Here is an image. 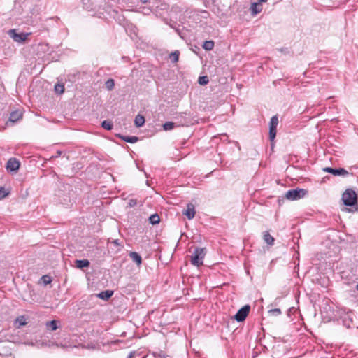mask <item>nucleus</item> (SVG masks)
I'll return each instance as SVG.
<instances>
[{"label": "nucleus", "instance_id": "1", "mask_svg": "<svg viewBox=\"0 0 358 358\" xmlns=\"http://www.w3.org/2000/svg\"><path fill=\"white\" fill-rule=\"evenodd\" d=\"M62 189H59L55 196L58 197L60 203L64 206H69L71 201V196L69 185H63Z\"/></svg>", "mask_w": 358, "mask_h": 358}, {"label": "nucleus", "instance_id": "2", "mask_svg": "<svg viewBox=\"0 0 358 358\" xmlns=\"http://www.w3.org/2000/svg\"><path fill=\"white\" fill-rule=\"evenodd\" d=\"M206 255L205 248H196L191 257L192 264L199 266L203 264V259Z\"/></svg>", "mask_w": 358, "mask_h": 358}, {"label": "nucleus", "instance_id": "3", "mask_svg": "<svg viewBox=\"0 0 358 358\" xmlns=\"http://www.w3.org/2000/svg\"><path fill=\"white\" fill-rule=\"evenodd\" d=\"M342 200L346 206H353L357 203V194L352 189H347L342 195Z\"/></svg>", "mask_w": 358, "mask_h": 358}, {"label": "nucleus", "instance_id": "4", "mask_svg": "<svg viewBox=\"0 0 358 358\" xmlns=\"http://www.w3.org/2000/svg\"><path fill=\"white\" fill-rule=\"evenodd\" d=\"M307 190L304 189H294L287 191L285 194V198L290 201H295L304 197L307 194Z\"/></svg>", "mask_w": 358, "mask_h": 358}, {"label": "nucleus", "instance_id": "5", "mask_svg": "<svg viewBox=\"0 0 358 358\" xmlns=\"http://www.w3.org/2000/svg\"><path fill=\"white\" fill-rule=\"evenodd\" d=\"M250 310V306L249 305H245L241 308H240L236 314L234 315V318L237 322H243L245 320L246 317L249 314Z\"/></svg>", "mask_w": 358, "mask_h": 358}, {"label": "nucleus", "instance_id": "6", "mask_svg": "<svg viewBox=\"0 0 358 358\" xmlns=\"http://www.w3.org/2000/svg\"><path fill=\"white\" fill-rule=\"evenodd\" d=\"M29 34L24 33H17L15 29L9 31L10 36L13 39L14 41L17 43H24L29 36Z\"/></svg>", "mask_w": 358, "mask_h": 358}, {"label": "nucleus", "instance_id": "7", "mask_svg": "<svg viewBox=\"0 0 358 358\" xmlns=\"http://www.w3.org/2000/svg\"><path fill=\"white\" fill-rule=\"evenodd\" d=\"M323 171L334 176H347L350 174L349 172L343 168L334 169L331 167H326L323 169Z\"/></svg>", "mask_w": 358, "mask_h": 358}, {"label": "nucleus", "instance_id": "8", "mask_svg": "<svg viewBox=\"0 0 358 358\" xmlns=\"http://www.w3.org/2000/svg\"><path fill=\"white\" fill-rule=\"evenodd\" d=\"M22 117V113L19 110H15L10 113L9 118L6 122V125H13L14 123L19 121Z\"/></svg>", "mask_w": 358, "mask_h": 358}, {"label": "nucleus", "instance_id": "9", "mask_svg": "<svg viewBox=\"0 0 358 358\" xmlns=\"http://www.w3.org/2000/svg\"><path fill=\"white\" fill-rule=\"evenodd\" d=\"M20 166V163L19 160H17L16 158L13 157L8 159L6 164V169L8 171H17Z\"/></svg>", "mask_w": 358, "mask_h": 358}, {"label": "nucleus", "instance_id": "10", "mask_svg": "<svg viewBox=\"0 0 358 358\" xmlns=\"http://www.w3.org/2000/svg\"><path fill=\"white\" fill-rule=\"evenodd\" d=\"M278 124V117L277 115H274L271 117L270 122H269L268 134H277Z\"/></svg>", "mask_w": 358, "mask_h": 358}, {"label": "nucleus", "instance_id": "11", "mask_svg": "<svg viewBox=\"0 0 358 358\" xmlns=\"http://www.w3.org/2000/svg\"><path fill=\"white\" fill-rule=\"evenodd\" d=\"M195 213L194 206L192 203H188L187 209L183 212V214L185 215L189 220H191L194 218Z\"/></svg>", "mask_w": 358, "mask_h": 358}, {"label": "nucleus", "instance_id": "12", "mask_svg": "<svg viewBox=\"0 0 358 358\" xmlns=\"http://www.w3.org/2000/svg\"><path fill=\"white\" fill-rule=\"evenodd\" d=\"M27 324V317L24 315L17 317L14 321V325L16 328H20Z\"/></svg>", "mask_w": 358, "mask_h": 358}, {"label": "nucleus", "instance_id": "13", "mask_svg": "<svg viewBox=\"0 0 358 358\" xmlns=\"http://www.w3.org/2000/svg\"><path fill=\"white\" fill-rule=\"evenodd\" d=\"M130 258L134 262L137 266H140L142 264V258L141 255L136 252H130L129 254Z\"/></svg>", "mask_w": 358, "mask_h": 358}, {"label": "nucleus", "instance_id": "14", "mask_svg": "<svg viewBox=\"0 0 358 358\" xmlns=\"http://www.w3.org/2000/svg\"><path fill=\"white\" fill-rule=\"evenodd\" d=\"M150 2L148 4V8L152 10L156 13V15H158V8L159 3H160V0H149Z\"/></svg>", "mask_w": 358, "mask_h": 358}, {"label": "nucleus", "instance_id": "15", "mask_svg": "<svg viewBox=\"0 0 358 358\" xmlns=\"http://www.w3.org/2000/svg\"><path fill=\"white\" fill-rule=\"evenodd\" d=\"M262 10V6L259 3H252L250 6V10L252 15H256Z\"/></svg>", "mask_w": 358, "mask_h": 358}, {"label": "nucleus", "instance_id": "16", "mask_svg": "<svg viewBox=\"0 0 358 358\" xmlns=\"http://www.w3.org/2000/svg\"><path fill=\"white\" fill-rule=\"evenodd\" d=\"M122 141H124L127 143H134L138 141V138L136 136H116Z\"/></svg>", "mask_w": 358, "mask_h": 358}, {"label": "nucleus", "instance_id": "17", "mask_svg": "<svg viewBox=\"0 0 358 358\" xmlns=\"http://www.w3.org/2000/svg\"><path fill=\"white\" fill-rule=\"evenodd\" d=\"M113 294V291L112 290H106L101 292L97 294V297L103 300H108Z\"/></svg>", "mask_w": 358, "mask_h": 358}, {"label": "nucleus", "instance_id": "18", "mask_svg": "<svg viewBox=\"0 0 358 358\" xmlns=\"http://www.w3.org/2000/svg\"><path fill=\"white\" fill-rule=\"evenodd\" d=\"M90 263L89 260L87 259H77L76 260V267L83 269L84 268L88 267L90 266Z\"/></svg>", "mask_w": 358, "mask_h": 358}, {"label": "nucleus", "instance_id": "19", "mask_svg": "<svg viewBox=\"0 0 358 358\" xmlns=\"http://www.w3.org/2000/svg\"><path fill=\"white\" fill-rule=\"evenodd\" d=\"M264 241L269 245H273L274 244V238L271 236L268 231H264L263 236Z\"/></svg>", "mask_w": 358, "mask_h": 358}, {"label": "nucleus", "instance_id": "20", "mask_svg": "<svg viewBox=\"0 0 358 358\" xmlns=\"http://www.w3.org/2000/svg\"><path fill=\"white\" fill-rule=\"evenodd\" d=\"M145 123V118L143 115L138 114L135 117L134 124L137 127H142Z\"/></svg>", "mask_w": 358, "mask_h": 358}, {"label": "nucleus", "instance_id": "21", "mask_svg": "<svg viewBox=\"0 0 358 358\" xmlns=\"http://www.w3.org/2000/svg\"><path fill=\"white\" fill-rule=\"evenodd\" d=\"M57 323L58 321L53 320L50 322H47L45 325L48 330L55 331L58 329Z\"/></svg>", "mask_w": 358, "mask_h": 358}, {"label": "nucleus", "instance_id": "22", "mask_svg": "<svg viewBox=\"0 0 358 358\" xmlns=\"http://www.w3.org/2000/svg\"><path fill=\"white\" fill-rule=\"evenodd\" d=\"M202 47L206 50H211L214 48V42L213 41H206Z\"/></svg>", "mask_w": 358, "mask_h": 358}, {"label": "nucleus", "instance_id": "23", "mask_svg": "<svg viewBox=\"0 0 358 358\" xmlns=\"http://www.w3.org/2000/svg\"><path fill=\"white\" fill-rule=\"evenodd\" d=\"M149 221L152 224H158L160 222L159 216L157 214L151 215L149 217Z\"/></svg>", "mask_w": 358, "mask_h": 358}, {"label": "nucleus", "instance_id": "24", "mask_svg": "<svg viewBox=\"0 0 358 358\" xmlns=\"http://www.w3.org/2000/svg\"><path fill=\"white\" fill-rule=\"evenodd\" d=\"M179 55H180V52L178 50H176L173 52H171L169 55V58L173 62H177L178 61V59H179Z\"/></svg>", "mask_w": 358, "mask_h": 358}, {"label": "nucleus", "instance_id": "25", "mask_svg": "<svg viewBox=\"0 0 358 358\" xmlns=\"http://www.w3.org/2000/svg\"><path fill=\"white\" fill-rule=\"evenodd\" d=\"M114 86H115V81L112 78L108 79L105 83V87L109 91L112 90L114 88Z\"/></svg>", "mask_w": 358, "mask_h": 358}, {"label": "nucleus", "instance_id": "26", "mask_svg": "<svg viewBox=\"0 0 358 358\" xmlns=\"http://www.w3.org/2000/svg\"><path fill=\"white\" fill-rule=\"evenodd\" d=\"M55 91L56 93L61 94L64 92V84L57 83L55 85Z\"/></svg>", "mask_w": 358, "mask_h": 358}, {"label": "nucleus", "instance_id": "27", "mask_svg": "<svg viewBox=\"0 0 358 358\" xmlns=\"http://www.w3.org/2000/svg\"><path fill=\"white\" fill-rule=\"evenodd\" d=\"M101 126L103 128H104L105 129H106L108 131H110L113 129L112 122L110 121H108V120L103 121L101 123Z\"/></svg>", "mask_w": 358, "mask_h": 358}, {"label": "nucleus", "instance_id": "28", "mask_svg": "<svg viewBox=\"0 0 358 358\" xmlns=\"http://www.w3.org/2000/svg\"><path fill=\"white\" fill-rule=\"evenodd\" d=\"M175 127V123L173 122H166L163 124L164 130L170 131Z\"/></svg>", "mask_w": 358, "mask_h": 358}, {"label": "nucleus", "instance_id": "29", "mask_svg": "<svg viewBox=\"0 0 358 358\" xmlns=\"http://www.w3.org/2000/svg\"><path fill=\"white\" fill-rule=\"evenodd\" d=\"M198 82L201 85H205L208 83L209 79L206 76H199Z\"/></svg>", "mask_w": 358, "mask_h": 358}, {"label": "nucleus", "instance_id": "30", "mask_svg": "<svg viewBox=\"0 0 358 358\" xmlns=\"http://www.w3.org/2000/svg\"><path fill=\"white\" fill-rule=\"evenodd\" d=\"M169 8V5L166 3L162 2L160 0V3H159V8H158V13L159 15H162L161 13H159L160 10H167Z\"/></svg>", "mask_w": 358, "mask_h": 358}, {"label": "nucleus", "instance_id": "31", "mask_svg": "<svg viewBox=\"0 0 358 358\" xmlns=\"http://www.w3.org/2000/svg\"><path fill=\"white\" fill-rule=\"evenodd\" d=\"M268 313L273 316H278L281 315L282 312L280 308H274L268 310Z\"/></svg>", "mask_w": 358, "mask_h": 358}, {"label": "nucleus", "instance_id": "32", "mask_svg": "<svg viewBox=\"0 0 358 358\" xmlns=\"http://www.w3.org/2000/svg\"><path fill=\"white\" fill-rule=\"evenodd\" d=\"M8 192H6V190L4 187H0V198L3 199L8 195Z\"/></svg>", "mask_w": 358, "mask_h": 358}, {"label": "nucleus", "instance_id": "33", "mask_svg": "<svg viewBox=\"0 0 358 358\" xmlns=\"http://www.w3.org/2000/svg\"><path fill=\"white\" fill-rule=\"evenodd\" d=\"M137 204L136 199H131L129 201L128 205L130 208L134 207Z\"/></svg>", "mask_w": 358, "mask_h": 358}, {"label": "nucleus", "instance_id": "34", "mask_svg": "<svg viewBox=\"0 0 358 358\" xmlns=\"http://www.w3.org/2000/svg\"><path fill=\"white\" fill-rule=\"evenodd\" d=\"M42 279L43 280V282L45 285H47L51 282L50 278L48 275H43L42 277Z\"/></svg>", "mask_w": 358, "mask_h": 358}, {"label": "nucleus", "instance_id": "35", "mask_svg": "<svg viewBox=\"0 0 358 358\" xmlns=\"http://www.w3.org/2000/svg\"><path fill=\"white\" fill-rule=\"evenodd\" d=\"M275 136H269V139L271 141V145L272 149L273 148V146H274V141H275Z\"/></svg>", "mask_w": 358, "mask_h": 358}, {"label": "nucleus", "instance_id": "36", "mask_svg": "<svg viewBox=\"0 0 358 358\" xmlns=\"http://www.w3.org/2000/svg\"><path fill=\"white\" fill-rule=\"evenodd\" d=\"M134 355V352H131L128 355V356H127V358H133Z\"/></svg>", "mask_w": 358, "mask_h": 358}, {"label": "nucleus", "instance_id": "37", "mask_svg": "<svg viewBox=\"0 0 358 358\" xmlns=\"http://www.w3.org/2000/svg\"><path fill=\"white\" fill-rule=\"evenodd\" d=\"M140 2H141V3H147V4H148V3L150 2V1H149V0H140Z\"/></svg>", "mask_w": 358, "mask_h": 358}, {"label": "nucleus", "instance_id": "38", "mask_svg": "<svg viewBox=\"0 0 358 358\" xmlns=\"http://www.w3.org/2000/svg\"><path fill=\"white\" fill-rule=\"evenodd\" d=\"M113 243H114L115 245H120V244H119V242H118V240H115V241H113Z\"/></svg>", "mask_w": 358, "mask_h": 358}, {"label": "nucleus", "instance_id": "39", "mask_svg": "<svg viewBox=\"0 0 358 358\" xmlns=\"http://www.w3.org/2000/svg\"><path fill=\"white\" fill-rule=\"evenodd\" d=\"M258 1V3H261L262 2H266L268 0H257Z\"/></svg>", "mask_w": 358, "mask_h": 358}, {"label": "nucleus", "instance_id": "40", "mask_svg": "<svg viewBox=\"0 0 358 358\" xmlns=\"http://www.w3.org/2000/svg\"><path fill=\"white\" fill-rule=\"evenodd\" d=\"M171 28H174L173 24L166 22Z\"/></svg>", "mask_w": 358, "mask_h": 358}, {"label": "nucleus", "instance_id": "41", "mask_svg": "<svg viewBox=\"0 0 358 358\" xmlns=\"http://www.w3.org/2000/svg\"><path fill=\"white\" fill-rule=\"evenodd\" d=\"M201 13H205V14H208V13L206 10H202Z\"/></svg>", "mask_w": 358, "mask_h": 358}, {"label": "nucleus", "instance_id": "42", "mask_svg": "<svg viewBox=\"0 0 358 358\" xmlns=\"http://www.w3.org/2000/svg\"><path fill=\"white\" fill-rule=\"evenodd\" d=\"M356 288L358 290V284L357 285Z\"/></svg>", "mask_w": 358, "mask_h": 358}, {"label": "nucleus", "instance_id": "43", "mask_svg": "<svg viewBox=\"0 0 358 358\" xmlns=\"http://www.w3.org/2000/svg\"><path fill=\"white\" fill-rule=\"evenodd\" d=\"M221 134L225 135V134H226V133H222Z\"/></svg>", "mask_w": 358, "mask_h": 358}]
</instances>
